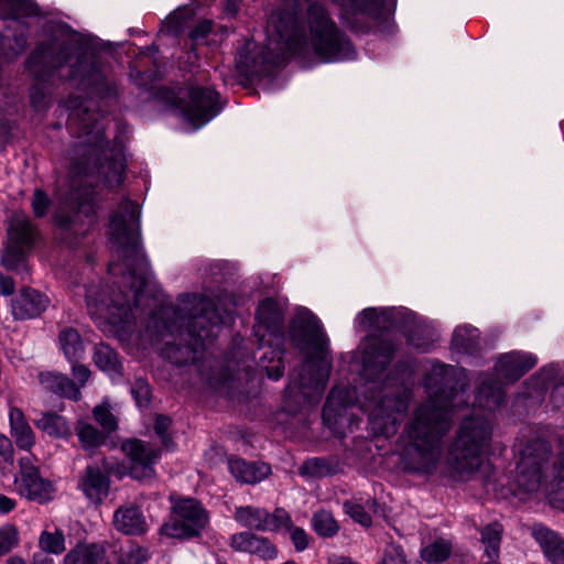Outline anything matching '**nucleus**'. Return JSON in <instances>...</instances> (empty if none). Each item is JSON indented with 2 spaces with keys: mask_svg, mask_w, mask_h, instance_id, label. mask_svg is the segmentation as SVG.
<instances>
[{
  "mask_svg": "<svg viewBox=\"0 0 564 564\" xmlns=\"http://www.w3.org/2000/svg\"><path fill=\"white\" fill-rule=\"evenodd\" d=\"M96 293V290L89 289L86 295L87 308L93 317L104 318L113 326L122 325V328L130 324V318L134 317L130 304L98 300Z\"/></svg>",
  "mask_w": 564,
  "mask_h": 564,
  "instance_id": "nucleus-16",
  "label": "nucleus"
},
{
  "mask_svg": "<svg viewBox=\"0 0 564 564\" xmlns=\"http://www.w3.org/2000/svg\"><path fill=\"white\" fill-rule=\"evenodd\" d=\"M410 392L408 389L386 386L383 395L376 402L361 403L360 408L369 412V424L376 435L390 436L397 432V424L408 409Z\"/></svg>",
  "mask_w": 564,
  "mask_h": 564,
  "instance_id": "nucleus-8",
  "label": "nucleus"
},
{
  "mask_svg": "<svg viewBox=\"0 0 564 564\" xmlns=\"http://www.w3.org/2000/svg\"><path fill=\"white\" fill-rule=\"evenodd\" d=\"M230 546L237 552L254 554L264 560L276 557V547L263 536L251 532H239L230 536Z\"/></svg>",
  "mask_w": 564,
  "mask_h": 564,
  "instance_id": "nucleus-19",
  "label": "nucleus"
},
{
  "mask_svg": "<svg viewBox=\"0 0 564 564\" xmlns=\"http://www.w3.org/2000/svg\"><path fill=\"white\" fill-rule=\"evenodd\" d=\"M282 529L289 531L290 539L297 552H302L308 546L310 535L304 529L292 525L291 521L289 525H282Z\"/></svg>",
  "mask_w": 564,
  "mask_h": 564,
  "instance_id": "nucleus-45",
  "label": "nucleus"
},
{
  "mask_svg": "<svg viewBox=\"0 0 564 564\" xmlns=\"http://www.w3.org/2000/svg\"><path fill=\"white\" fill-rule=\"evenodd\" d=\"M78 438L86 449L97 447L102 442V435L93 425L80 422L77 426Z\"/></svg>",
  "mask_w": 564,
  "mask_h": 564,
  "instance_id": "nucleus-44",
  "label": "nucleus"
},
{
  "mask_svg": "<svg viewBox=\"0 0 564 564\" xmlns=\"http://www.w3.org/2000/svg\"><path fill=\"white\" fill-rule=\"evenodd\" d=\"M48 299L32 289H24L12 301V315L17 319H25L39 316L48 306Z\"/></svg>",
  "mask_w": 564,
  "mask_h": 564,
  "instance_id": "nucleus-21",
  "label": "nucleus"
},
{
  "mask_svg": "<svg viewBox=\"0 0 564 564\" xmlns=\"http://www.w3.org/2000/svg\"><path fill=\"white\" fill-rule=\"evenodd\" d=\"M35 230L24 214L12 216L8 227V241L1 257L2 264L8 269H18L31 248Z\"/></svg>",
  "mask_w": 564,
  "mask_h": 564,
  "instance_id": "nucleus-12",
  "label": "nucleus"
},
{
  "mask_svg": "<svg viewBox=\"0 0 564 564\" xmlns=\"http://www.w3.org/2000/svg\"><path fill=\"white\" fill-rule=\"evenodd\" d=\"M15 507V501L7 496L0 495V512L8 513Z\"/></svg>",
  "mask_w": 564,
  "mask_h": 564,
  "instance_id": "nucleus-60",
  "label": "nucleus"
},
{
  "mask_svg": "<svg viewBox=\"0 0 564 564\" xmlns=\"http://www.w3.org/2000/svg\"><path fill=\"white\" fill-rule=\"evenodd\" d=\"M212 31V22L203 21L197 24V26L191 32V37L194 41H199L204 39Z\"/></svg>",
  "mask_w": 564,
  "mask_h": 564,
  "instance_id": "nucleus-53",
  "label": "nucleus"
},
{
  "mask_svg": "<svg viewBox=\"0 0 564 564\" xmlns=\"http://www.w3.org/2000/svg\"><path fill=\"white\" fill-rule=\"evenodd\" d=\"M173 518L161 525L159 533L172 539H188L198 535L208 523V514L202 505L192 498L173 500Z\"/></svg>",
  "mask_w": 564,
  "mask_h": 564,
  "instance_id": "nucleus-9",
  "label": "nucleus"
},
{
  "mask_svg": "<svg viewBox=\"0 0 564 564\" xmlns=\"http://www.w3.org/2000/svg\"><path fill=\"white\" fill-rule=\"evenodd\" d=\"M99 173L104 176V181L109 187L120 185L124 174V162L122 158L117 156L101 164Z\"/></svg>",
  "mask_w": 564,
  "mask_h": 564,
  "instance_id": "nucleus-38",
  "label": "nucleus"
},
{
  "mask_svg": "<svg viewBox=\"0 0 564 564\" xmlns=\"http://www.w3.org/2000/svg\"><path fill=\"white\" fill-rule=\"evenodd\" d=\"M460 399L458 393H446L444 390L435 394L425 404L421 405L413 417L408 437V466L421 473L433 471L440 459V440L449 430V413H454L455 404L449 406V399Z\"/></svg>",
  "mask_w": 564,
  "mask_h": 564,
  "instance_id": "nucleus-3",
  "label": "nucleus"
},
{
  "mask_svg": "<svg viewBox=\"0 0 564 564\" xmlns=\"http://www.w3.org/2000/svg\"><path fill=\"white\" fill-rule=\"evenodd\" d=\"M187 14L189 13V9L188 8H184V9H178L176 11H174L173 13L170 14L169 19H167V23L169 24H173V29L178 30V28L181 26V20L183 19V15L184 14Z\"/></svg>",
  "mask_w": 564,
  "mask_h": 564,
  "instance_id": "nucleus-58",
  "label": "nucleus"
},
{
  "mask_svg": "<svg viewBox=\"0 0 564 564\" xmlns=\"http://www.w3.org/2000/svg\"><path fill=\"white\" fill-rule=\"evenodd\" d=\"M449 371H452V368L448 366H445V365L435 367L433 370L435 376H437V375L442 376V383H447V381L445 380V377L449 373Z\"/></svg>",
  "mask_w": 564,
  "mask_h": 564,
  "instance_id": "nucleus-61",
  "label": "nucleus"
},
{
  "mask_svg": "<svg viewBox=\"0 0 564 564\" xmlns=\"http://www.w3.org/2000/svg\"><path fill=\"white\" fill-rule=\"evenodd\" d=\"M503 528L500 523L494 522L481 530V543L485 547V555L489 560H498Z\"/></svg>",
  "mask_w": 564,
  "mask_h": 564,
  "instance_id": "nucleus-34",
  "label": "nucleus"
},
{
  "mask_svg": "<svg viewBox=\"0 0 564 564\" xmlns=\"http://www.w3.org/2000/svg\"><path fill=\"white\" fill-rule=\"evenodd\" d=\"M104 554L101 546L96 544H78L64 557V564H97Z\"/></svg>",
  "mask_w": 564,
  "mask_h": 564,
  "instance_id": "nucleus-30",
  "label": "nucleus"
},
{
  "mask_svg": "<svg viewBox=\"0 0 564 564\" xmlns=\"http://www.w3.org/2000/svg\"><path fill=\"white\" fill-rule=\"evenodd\" d=\"M8 564H28L21 557H11L8 560ZM33 564H53V560L43 554H35L33 557Z\"/></svg>",
  "mask_w": 564,
  "mask_h": 564,
  "instance_id": "nucleus-54",
  "label": "nucleus"
},
{
  "mask_svg": "<svg viewBox=\"0 0 564 564\" xmlns=\"http://www.w3.org/2000/svg\"><path fill=\"white\" fill-rule=\"evenodd\" d=\"M20 470L14 477V489L23 498L45 503L56 496L55 484L44 478L39 467L34 464V457L26 455L19 459Z\"/></svg>",
  "mask_w": 564,
  "mask_h": 564,
  "instance_id": "nucleus-10",
  "label": "nucleus"
},
{
  "mask_svg": "<svg viewBox=\"0 0 564 564\" xmlns=\"http://www.w3.org/2000/svg\"><path fill=\"white\" fill-rule=\"evenodd\" d=\"M111 524L117 532L129 536H142L150 530L141 508L130 501L113 511Z\"/></svg>",
  "mask_w": 564,
  "mask_h": 564,
  "instance_id": "nucleus-17",
  "label": "nucleus"
},
{
  "mask_svg": "<svg viewBox=\"0 0 564 564\" xmlns=\"http://www.w3.org/2000/svg\"><path fill=\"white\" fill-rule=\"evenodd\" d=\"M478 339V330L470 325H463L455 328L452 345L457 350H470Z\"/></svg>",
  "mask_w": 564,
  "mask_h": 564,
  "instance_id": "nucleus-39",
  "label": "nucleus"
},
{
  "mask_svg": "<svg viewBox=\"0 0 564 564\" xmlns=\"http://www.w3.org/2000/svg\"><path fill=\"white\" fill-rule=\"evenodd\" d=\"M393 346L388 341L369 339L364 344L362 365L367 373L383 369L391 360Z\"/></svg>",
  "mask_w": 564,
  "mask_h": 564,
  "instance_id": "nucleus-23",
  "label": "nucleus"
},
{
  "mask_svg": "<svg viewBox=\"0 0 564 564\" xmlns=\"http://www.w3.org/2000/svg\"><path fill=\"white\" fill-rule=\"evenodd\" d=\"M139 229V205L126 199L110 217L109 235L113 253L122 260L133 279V305L135 307L141 301V288L145 282V258L140 248Z\"/></svg>",
  "mask_w": 564,
  "mask_h": 564,
  "instance_id": "nucleus-5",
  "label": "nucleus"
},
{
  "mask_svg": "<svg viewBox=\"0 0 564 564\" xmlns=\"http://www.w3.org/2000/svg\"><path fill=\"white\" fill-rule=\"evenodd\" d=\"M85 134L87 137V143L93 148L99 147L105 139L104 132L98 128L95 132L93 130H87Z\"/></svg>",
  "mask_w": 564,
  "mask_h": 564,
  "instance_id": "nucleus-56",
  "label": "nucleus"
},
{
  "mask_svg": "<svg viewBox=\"0 0 564 564\" xmlns=\"http://www.w3.org/2000/svg\"><path fill=\"white\" fill-rule=\"evenodd\" d=\"M237 10H238V6H237L236 1L228 0L226 3V7H225V12L227 14L234 15L237 13Z\"/></svg>",
  "mask_w": 564,
  "mask_h": 564,
  "instance_id": "nucleus-64",
  "label": "nucleus"
},
{
  "mask_svg": "<svg viewBox=\"0 0 564 564\" xmlns=\"http://www.w3.org/2000/svg\"><path fill=\"white\" fill-rule=\"evenodd\" d=\"M170 424H171V420L167 417V416H164V415H158L156 416V420H155V425H154V430L156 432V434L162 438V442L167 446V441H166V431L167 429L170 427Z\"/></svg>",
  "mask_w": 564,
  "mask_h": 564,
  "instance_id": "nucleus-51",
  "label": "nucleus"
},
{
  "mask_svg": "<svg viewBox=\"0 0 564 564\" xmlns=\"http://www.w3.org/2000/svg\"><path fill=\"white\" fill-rule=\"evenodd\" d=\"M535 364L536 357L532 354L512 351L499 358L496 370L506 380L514 381L533 368Z\"/></svg>",
  "mask_w": 564,
  "mask_h": 564,
  "instance_id": "nucleus-20",
  "label": "nucleus"
},
{
  "mask_svg": "<svg viewBox=\"0 0 564 564\" xmlns=\"http://www.w3.org/2000/svg\"><path fill=\"white\" fill-rule=\"evenodd\" d=\"M294 0L273 11L267 23V48L276 55L302 54L307 48L324 62L349 61L356 57L347 36L329 18L324 7L312 2L306 12V25L296 18Z\"/></svg>",
  "mask_w": 564,
  "mask_h": 564,
  "instance_id": "nucleus-1",
  "label": "nucleus"
},
{
  "mask_svg": "<svg viewBox=\"0 0 564 564\" xmlns=\"http://www.w3.org/2000/svg\"><path fill=\"white\" fill-rule=\"evenodd\" d=\"M122 451L131 460L130 474L138 480L152 479L155 475L153 464L159 452L141 441L130 440L122 444Z\"/></svg>",
  "mask_w": 564,
  "mask_h": 564,
  "instance_id": "nucleus-15",
  "label": "nucleus"
},
{
  "mask_svg": "<svg viewBox=\"0 0 564 564\" xmlns=\"http://www.w3.org/2000/svg\"><path fill=\"white\" fill-rule=\"evenodd\" d=\"M19 14L30 15L36 13V6L31 0H13Z\"/></svg>",
  "mask_w": 564,
  "mask_h": 564,
  "instance_id": "nucleus-52",
  "label": "nucleus"
},
{
  "mask_svg": "<svg viewBox=\"0 0 564 564\" xmlns=\"http://www.w3.org/2000/svg\"><path fill=\"white\" fill-rule=\"evenodd\" d=\"M40 546L46 553L59 554L65 550V539L62 532L44 531L40 536Z\"/></svg>",
  "mask_w": 564,
  "mask_h": 564,
  "instance_id": "nucleus-41",
  "label": "nucleus"
},
{
  "mask_svg": "<svg viewBox=\"0 0 564 564\" xmlns=\"http://www.w3.org/2000/svg\"><path fill=\"white\" fill-rule=\"evenodd\" d=\"M2 444H7L8 447H10L9 440L7 437H4V436L0 437V455H2L6 460L12 463V453H11V451L9 449L8 452H3L1 449Z\"/></svg>",
  "mask_w": 564,
  "mask_h": 564,
  "instance_id": "nucleus-62",
  "label": "nucleus"
},
{
  "mask_svg": "<svg viewBox=\"0 0 564 564\" xmlns=\"http://www.w3.org/2000/svg\"><path fill=\"white\" fill-rule=\"evenodd\" d=\"M344 510L349 517H351L361 525L369 527L371 524V517L362 506L347 501L344 503Z\"/></svg>",
  "mask_w": 564,
  "mask_h": 564,
  "instance_id": "nucleus-47",
  "label": "nucleus"
},
{
  "mask_svg": "<svg viewBox=\"0 0 564 564\" xmlns=\"http://www.w3.org/2000/svg\"><path fill=\"white\" fill-rule=\"evenodd\" d=\"M79 489L94 503H101L109 494V479L96 467L88 466L82 476Z\"/></svg>",
  "mask_w": 564,
  "mask_h": 564,
  "instance_id": "nucleus-22",
  "label": "nucleus"
},
{
  "mask_svg": "<svg viewBox=\"0 0 564 564\" xmlns=\"http://www.w3.org/2000/svg\"><path fill=\"white\" fill-rule=\"evenodd\" d=\"M18 543V532L12 525L0 529V555H4Z\"/></svg>",
  "mask_w": 564,
  "mask_h": 564,
  "instance_id": "nucleus-46",
  "label": "nucleus"
},
{
  "mask_svg": "<svg viewBox=\"0 0 564 564\" xmlns=\"http://www.w3.org/2000/svg\"><path fill=\"white\" fill-rule=\"evenodd\" d=\"M75 44L53 41L41 44L28 61V67L36 75L41 76V69H58L70 64V70L67 78L74 83L79 80V85L89 88L93 94L99 97H106L112 91V87L107 82L102 73L94 65L88 64L82 56H73Z\"/></svg>",
  "mask_w": 564,
  "mask_h": 564,
  "instance_id": "nucleus-6",
  "label": "nucleus"
},
{
  "mask_svg": "<svg viewBox=\"0 0 564 564\" xmlns=\"http://www.w3.org/2000/svg\"><path fill=\"white\" fill-rule=\"evenodd\" d=\"M210 299L186 294L175 307H165L160 317H152L147 337L153 345L164 343L162 354L173 364L194 360L198 347L213 335V328L224 323Z\"/></svg>",
  "mask_w": 564,
  "mask_h": 564,
  "instance_id": "nucleus-2",
  "label": "nucleus"
},
{
  "mask_svg": "<svg viewBox=\"0 0 564 564\" xmlns=\"http://www.w3.org/2000/svg\"><path fill=\"white\" fill-rule=\"evenodd\" d=\"M187 99H180L177 109L194 130L202 128L220 111L219 95L212 88H192Z\"/></svg>",
  "mask_w": 564,
  "mask_h": 564,
  "instance_id": "nucleus-11",
  "label": "nucleus"
},
{
  "mask_svg": "<svg viewBox=\"0 0 564 564\" xmlns=\"http://www.w3.org/2000/svg\"><path fill=\"white\" fill-rule=\"evenodd\" d=\"M94 360L96 366L109 376L120 373L118 356L110 346L106 344L97 345L95 348Z\"/></svg>",
  "mask_w": 564,
  "mask_h": 564,
  "instance_id": "nucleus-33",
  "label": "nucleus"
},
{
  "mask_svg": "<svg viewBox=\"0 0 564 564\" xmlns=\"http://www.w3.org/2000/svg\"><path fill=\"white\" fill-rule=\"evenodd\" d=\"M378 564H406L403 550L397 545H389Z\"/></svg>",
  "mask_w": 564,
  "mask_h": 564,
  "instance_id": "nucleus-49",
  "label": "nucleus"
},
{
  "mask_svg": "<svg viewBox=\"0 0 564 564\" xmlns=\"http://www.w3.org/2000/svg\"><path fill=\"white\" fill-rule=\"evenodd\" d=\"M341 8L347 19L355 15H362L369 19H378L381 12L383 0H332Z\"/></svg>",
  "mask_w": 564,
  "mask_h": 564,
  "instance_id": "nucleus-27",
  "label": "nucleus"
},
{
  "mask_svg": "<svg viewBox=\"0 0 564 564\" xmlns=\"http://www.w3.org/2000/svg\"><path fill=\"white\" fill-rule=\"evenodd\" d=\"M228 466L231 475L240 482L257 484L270 474V466L264 463H249L241 458H230Z\"/></svg>",
  "mask_w": 564,
  "mask_h": 564,
  "instance_id": "nucleus-24",
  "label": "nucleus"
},
{
  "mask_svg": "<svg viewBox=\"0 0 564 564\" xmlns=\"http://www.w3.org/2000/svg\"><path fill=\"white\" fill-rule=\"evenodd\" d=\"M395 308H365L358 314L355 324L359 328H388L394 324Z\"/></svg>",
  "mask_w": 564,
  "mask_h": 564,
  "instance_id": "nucleus-26",
  "label": "nucleus"
},
{
  "mask_svg": "<svg viewBox=\"0 0 564 564\" xmlns=\"http://www.w3.org/2000/svg\"><path fill=\"white\" fill-rule=\"evenodd\" d=\"M131 393L138 406H145L150 401V387L143 379H138L131 388Z\"/></svg>",
  "mask_w": 564,
  "mask_h": 564,
  "instance_id": "nucleus-48",
  "label": "nucleus"
},
{
  "mask_svg": "<svg viewBox=\"0 0 564 564\" xmlns=\"http://www.w3.org/2000/svg\"><path fill=\"white\" fill-rule=\"evenodd\" d=\"M297 337L315 350L301 372L288 386V395L295 400L302 398L303 403L315 404L321 399L330 372V358L327 349L328 339L322 330L321 322L308 310L297 311L292 321V338Z\"/></svg>",
  "mask_w": 564,
  "mask_h": 564,
  "instance_id": "nucleus-4",
  "label": "nucleus"
},
{
  "mask_svg": "<svg viewBox=\"0 0 564 564\" xmlns=\"http://www.w3.org/2000/svg\"><path fill=\"white\" fill-rule=\"evenodd\" d=\"M50 206V198L42 189H35L33 199H32V208L33 213L36 217H43L46 215L47 208Z\"/></svg>",
  "mask_w": 564,
  "mask_h": 564,
  "instance_id": "nucleus-50",
  "label": "nucleus"
},
{
  "mask_svg": "<svg viewBox=\"0 0 564 564\" xmlns=\"http://www.w3.org/2000/svg\"><path fill=\"white\" fill-rule=\"evenodd\" d=\"M312 527L314 531L323 538H332L339 530V525L334 516L326 510H319L313 514Z\"/></svg>",
  "mask_w": 564,
  "mask_h": 564,
  "instance_id": "nucleus-37",
  "label": "nucleus"
},
{
  "mask_svg": "<svg viewBox=\"0 0 564 564\" xmlns=\"http://www.w3.org/2000/svg\"><path fill=\"white\" fill-rule=\"evenodd\" d=\"M535 538L552 564H564V542L555 532L539 529L535 531Z\"/></svg>",
  "mask_w": 564,
  "mask_h": 564,
  "instance_id": "nucleus-28",
  "label": "nucleus"
},
{
  "mask_svg": "<svg viewBox=\"0 0 564 564\" xmlns=\"http://www.w3.org/2000/svg\"><path fill=\"white\" fill-rule=\"evenodd\" d=\"M265 371L269 378L278 380L283 375V366L281 358L279 357L272 366H265Z\"/></svg>",
  "mask_w": 564,
  "mask_h": 564,
  "instance_id": "nucleus-57",
  "label": "nucleus"
},
{
  "mask_svg": "<svg viewBox=\"0 0 564 564\" xmlns=\"http://www.w3.org/2000/svg\"><path fill=\"white\" fill-rule=\"evenodd\" d=\"M490 434L491 427L485 417L465 420L446 457L448 471L462 479L475 471Z\"/></svg>",
  "mask_w": 564,
  "mask_h": 564,
  "instance_id": "nucleus-7",
  "label": "nucleus"
},
{
  "mask_svg": "<svg viewBox=\"0 0 564 564\" xmlns=\"http://www.w3.org/2000/svg\"><path fill=\"white\" fill-rule=\"evenodd\" d=\"M349 391L334 388L323 409L324 422L337 434L344 433V427H351V420L348 417L350 398Z\"/></svg>",
  "mask_w": 564,
  "mask_h": 564,
  "instance_id": "nucleus-18",
  "label": "nucleus"
},
{
  "mask_svg": "<svg viewBox=\"0 0 564 564\" xmlns=\"http://www.w3.org/2000/svg\"><path fill=\"white\" fill-rule=\"evenodd\" d=\"M61 349L69 362L78 361L84 354L79 334L74 328H64L58 336Z\"/></svg>",
  "mask_w": 564,
  "mask_h": 564,
  "instance_id": "nucleus-31",
  "label": "nucleus"
},
{
  "mask_svg": "<svg viewBox=\"0 0 564 564\" xmlns=\"http://www.w3.org/2000/svg\"><path fill=\"white\" fill-rule=\"evenodd\" d=\"M257 45L253 41H246L237 52L236 68L240 75L247 76L259 62Z\"/></svg>",
  "mask_w": 564,
  "mask_h": 564,
  "instance_id": "nucleus-35",
  "label": "nucleus"
},
{
  "mask_svg": "<svg viewBox=\"0 0 564 564\" xmlns=\"http://www.w3.org/2000/svg\"><path fill=\"white\" fill-rule=\"evenodd\" d=\"M254 335L259 337L261 346L271 345V336L278 337L283 325V308L271 300L267 299L260 303L256 315Z\"/></svg>",
  "mask_w": 564,
  "mask_h": 564,
  "instance_id": "nucleus-14",
  "label": "nucleus"
},
{
  "mask_svg": "<svg viewBox=\"0 0 564 564\" xmlns=\"http://www.w3.org/2000/svg\"><path fill=\"white\" fill-rule=\"evenodd\" d=\"M328 564H358V563L351 561L348 557L334 556V557L329 558Z\"/></svg>",
  "mask_w": 564,
  "mask_h": 564,
  "instance_id": "nucleus-63",
  "label": "nucleus"
},
{
  "mask_svg": "<svg viewBox=\"0 0 564 564\" xmlns=\"http://www.w3.org/2000/svg\"><path fill=\"white\" fill-rule=\"evenodd\" d=\"M36 426L44 433L54 437H65L70 434V425L65 417L56 413H44L36 421Z\"/></svg>",
  "mask_w": 564,
  "mask_h": 564,
  "instance_id": "nucleus-32",
  "label": "nucleus"
},
{
  "mask_svg": "<svg viewBox=\"0 0 564 564\" xmlns=\"http://www.w3.org/2000/svg\"><path fill=\"white\" fill-rule=\"evenodd\" d=\"M10 433L21 449L30 451L35 443V435L21 410L12 408L9 412Z\"/></svg>",
  "mask_w": 564,
  "mask_h": 564,
  "instance_id": "nucleus-25",
  "label": "nucleus"
},
{
  "mask_svg": "<svg viewBox=\"0 0 564 564\" xmlns=\"http://www.w3.org/2000/svg\"><path fill=\"white\" fill-rule=\"evenodd\" d=\"M451 553V542L444 539H438L421 550V557L427 564H438L448 558Z\"/></svg>",
  "mask_w": 564,
  "mask_h": 564,
  "instance_id": "nucleus-36",
  "label": "nucleus"
},
{
  "mask_svg": "<svg viewBox=\"0 0 564 564\" xmlns=\"http://www.w3.org/2000/svg\"><path fill=\"white\" fill-rule=\"evenodd\" d=\"M149 558L150 552L148 547L131 544L128 549L121 551L118 557V564H143Z\"/></svg>",
  "mask_w": 564,
  "mask_h": 564,
  "instance_id": "nucleus-43",
  "label": "nucleus"
},
{
  "mask_svg": "<svg viewBox=\"0 0 564 564\" xmlns=\"http://www.w3.org/2000/svg\"><path fill=\"white\" fill-rule=\"evenodd\" d=\"M42 387L56 394L77 400L79 398V389L75 383L64 375L61 373H43L40 377Z\"/></svg>",
  "mask_w": 564,
  "mask_h": 564,
  "instance_id": "nucleus-29",
  "label": "nucleus"
},
{
  "mask_svg": "<svg viewBox=\"0 0 564 564\" xmlns=\"http://www.w3.org/2000/svg\"><path fill=\"white\" fill-rule=\"evenodd\" d=\"M93 413L96 422L106 432H112L117 429V419L111 412V406L108 400H104L99 405L95 406Z\"/></svg>",
  "mask_w": 564,
  "mask_h": 564,
  "instance_id": "nucleus-42",
  "label": "nucleus"
},
{
  "mask_svg": "<svg viewBox=\"0 0 564 564\" xmlns=\"http://www.w3.org/2000/svg\"><path fill=\"white\" fill-rule=\"evenodd\" d=\"M502 400L503 392L500 383H494L490 386L482 383L478 393V401L481 406L492 410L501 404Z\"/></svg>",
  "mask_w": 564,
  "mask_h": 564,
  "instance_id": "nucleus-40",
  "label": "nucleus"
},
{
  "mask_svg": "<svg viewBox=\"0 0 564 564\" xmlns=\"http://www.w3.org/2000/svg\"><path fill=\"white\" fill-rule=\"evenodd\" d=\"M0 291L3 295H10L14 291V282L9 276H0Z\"/></svg>",
  "mask_w": 564,
  "mask_h": 564,
  "instance_id": "nucleus-59",
  "label": "nucleus"
},
{
  "mask_svg": "<svg viewBox=\"0 0 564 564\" xmlns=\"http://www.w3.org/2000/svg\"><path fill=\"white\" fill-rule=\"evenodd\" d=\"M77 361L72 362V371L73 376L76 380H78L80 383H85L88 380L89 377V370L87 367L83 365L76 364Z\"/></svg>",
  "mask_w": 564,
  "mask_h": 564,
  "instance_id": "nucleus-55",
  "label": "nucleus"
},
{
  "mask_svg": "<svg viewBox=\"0 0 564 564\" xmlns=\"http://www.w3.org/2000/svg\"><path fill=\"white\" fill-rule=\"evenodd\" d=\"M234 519L242 527L257 531H279L282 525L290 524V516L284 509H275L269 513L262 508L246 506L235 510Z\"/></svg>",
  "mask_w": 564,
  "mask_h": 564,
  "instance_id": "nucleus-13",
  "label": "nucleus"
}]
</instances>
